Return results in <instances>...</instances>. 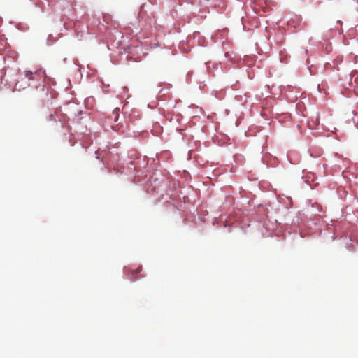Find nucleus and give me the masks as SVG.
Listing matches in <instances>:
<instances>
[{
  "label": "nucleus",
  "instance_id": "2",
  "mask_svg": "<svg viewBox=\"0 0 358 358\" xmlns=\"http://www.w3.org/2000/svg\"><path fill=\"white\" fill-rule=\"evenodd\" d=\"M142 271V266H138L136 269H134V270H131L129 268H124V273L127 275H130L131 276V279L132 280H137V278L135 277V275L139 273H141Z\"/></svg>",
  "mask_w": 358,
  "mask_h": 358
},
{
  "label": "nucleus",
  "instance_id": "3",
  "mask_svg": "<svg viewBox=\"0 0 358 358\" xmlns=\"http://www.w3.org/2000/svg\"><path fill=\"white\" fill-rule=\"evenodd\" d=\"M48 120L56 121V117L55 114H50L48 116Z\"/></svg>",
  "mask_w": 358,
  "mask_h": 358
},
{
  "label": "nucleus",
  "instance_id": "1",
  "mask_svg": "<svg viewBox=\"0 0 358 358\" xmlns=\"http://www.w3.org/2000/svg\"><path fill=\"white\" fill-rule=\"evenodd\" d=\"M25 77L32 83L30 85L36 87V89L41 88L42 90H45V83L46 80V75L45 71L38 69L35 71H25Z\"/></svg>",
  "mask_w": 358,
  "mask_h": 358
}]
</instances>
